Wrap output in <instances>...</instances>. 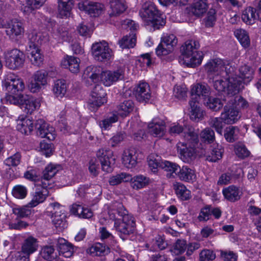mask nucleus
I'll return each instance as SVG.
<instances>
[{"label": "nucleus", "instance_id": "nucleus-1", "mask_svg": "<svg viewBox=\"0 0 261 261\" xmlns=\"http://www.w3.org/2000/svg\"><path fill=\"white\" fill-rule=\"evenodd\" d=\"M208 74L214 79L213 86L218 92H226L234 95L244 89L253 78L254 69L251 66L244 64L239 68V77L235 67L227 61L220 59L210 60L205 66Z\"/></svg>", "mask_w": 261, "mask_h": 261}, {"label": "nucleus", "instance_id": "nucleus-2", "mask_svg": "<svg viewBox=\"0 0 261 261\" xmlns=\"http://www.w3.org/2000/svg\"><path fill=\"white\" fill-rule=\"evenodd\" d=\"M83 76L89 82L97 83L101 81L106 86H110L123 79V71L118 69L115 71H102L99 67L89 66L85 70Z\"/></svg>", "mask_w": 261, "mask_h": 261}, {"label": "nucleus", "instance_id": "nucleus-3", "mask_svg": "<svg viewBox=\"0 0 261 261\" xmlns=\"http://www.w3.org/2000/svg\"><path fill=\"white\" fill-rule=\"evenodd\" d=\"M199 46L198 42L190 40L186 41L180 47L184 63L188 67L193 68L201 63L203 56L202 53L198 50Z\"/></svg>", "mask_w": 261, "mask_h": 261}, {"label": "nucleus", "instance_id": "nucleus-4", "mask_svg": "<svg viewBox=\"0 0 261 261\" xmlns=\"http://www.w3.org/2000/svg\"><path fill=\"white\" fill-rule=\"evenodd\" d=\"M139 13L146 24L151 26L154 29H159L165 24L164 16L159 13L155 6L152 4H145Z\"/></svg>", "mask_w": 261, "mask_h": 261}, {"label": "nucleus", "instance_id": "nucleus-5", "mask_svg": "<svg viewBox=\"0 0 261 261\" xmlns=\"http://www.w3.org/2000/svg\"><path fill=\"white\" fill-rule=\"evenodd\" d=\"M187 139L191 143L192 147H185L182 144L177 145V151L179 152L180 159L185 162L191 163L196 156L195 145L197 144L199 139L197 132L195 131L193 127L189 128L187 133Z\"/></svg>", "mask_w": 261, "mask_h": 261}, {"label": "nucleus", "instance_id": "nucleus-6", "mask_svg": "<svg viewBox=\"0 0 261 261\" xmlns=\"http://www.w3.org/2000/svg\"><path fill=\"white\" fill-rule=\"evenodd\" d=\"M0 19V28H4L6 35L11 40H16L24 33V29L23 22L18 19L14 18L9 20L5 23Z\"/></svg>", "mask_w": 261, "mask_h": 261}, {"label": "nucleus", "instance_id": "nucleus-7", "mask_svg": "<svg viewBox=\"0 0 261 261\" xmlns=\"http://www.w3.org/2000/svg\"><path fill=\"white\" fill-rule=\"evenodd\" d=\"M3 85L6 90L12 94L19 95L25 88L23 80L11 72L5 76Z\"/></svg>", "mask_w": 261, "mask_h": 261}, {"label": "nucleus", "instance_id": "nucleus-8", "mask_svg": "<svg viewBox=\"0 0 261 261\" xmlns=\"http://www.w3.org/2000/svg\"><path fill=\"white\" fill-rule=\"evenodd\" d=\"M5 60L7 67L11 69H16L23 66L25 60V56L20 50L13 49L6 53Z\"/></svg>", "mask_w": 261, "mask_h": 261}, {"label": "nucleus", "instance_id": "nucleus-9", "mask_svg": "<svg viewBox=\"0 0 261 261\" xmlns=\"http://www.w3.org/2000/svg\"><path fill=\"white\" fill-rule=\"evenodd\" d=\"M114 226L121 237L127 236L133 233L135 230L136 227L135 218L129 214L122 218L121 221H120V220L116 221Z\"/></svg>", "mask_w": 261, "mask_h": 261}, {"label": "nucleus", "instance_id": "nucleus-10", "mask_svg": "<svg viewBox=\"0 0 261 261\" xmlns=\"http://www.w3.org/2000/svg\"><path fill=\"white\" fill-rule=\"evenodd\" d=\"M92 53L94 58L98 61L109 60L112 56V51L106 42L95 43L92 46Z\"/></svg>", "mask_w": 261, "mask_h": 261}, {"label": "nucleus", "instance_id": "nucleus-11", "mask_svg": "<svg viewBox=\"0 0 261 261\" xmlns=\"http://www.w3.org/2000/svg\"><path fill=\"white\" fill-rule=\"evenodd\" d=\"M96 156L99 159L101 169L106 172H111L115 163V158L113 156V151L110 149H99L96 153Z\"/></svg>", "mask_w": 261, "mask_h": 261}, {"label": "nucleus", "instance_id": "nucleus-12", "mask_svg": "<svg viewBox=\"0 0 261 261\" xmlns=\"http://www.w3.org/2000/svg\"><path fill=\"white\" fill-rule=\"evenodd\" d=\"M54 212L53 216V223L58 231H62L67 227L66 221V215L63 211V207L58 203L53 204Z\"/></svg>", "mask_w": 261, "mask_h": 261}, {"label": "nucleus", "instance_id": "nucleus-13", "mask_svg": "<svg viewBox=\"0 0 261 261\" xmlns=\"http://www.w3.org/2000/svg\"><path fill=\"white\" fill-rule=\"evenodd\" d=\"M61 169V167L59 165L51 163L48 165L43 171L42 176L40 181H39L38 187L52 188L53 184L51 179Z\"/></svg>", "mask_w": 261, "mask_h": 261}, {"label": "nucleus", "instance_id": "nucleus-14", "mask_svg": "<svg viewBox=\"0 0 261 261\" xmlns=\"http://www.w3.org/2000/svg\"><path fill=\"white\" fill-rule=\"evenodd\" d=\"M133 94L139 102H147L151 97L150 86L145 82H140L133 89Z\"/></svg>", "mask_w": 261, "mask_h": 261}, {"label": "nucleus", "instance_id": "nucleus-15", "mask_svg": "<svg viewBox=\"0 0 261 261\" xmlns=\"http://www.w3.org/2000/svg\"><path fill=\"white\" fill-rule=\"evenodd\" d=\"M35 127L37 129V135L41 138H46L50 141L54 140L56 138L55 128L44 121L42 119L37 120Z\"/></svg>", "mask_w": 261, "mask_h": 261}, {"label": "nucleus", "instance_id": "nucleus-16", "mask_svg": "<svg viewBox=\"0 0 261 261\" xmlns=\"http://www.w3.org/2000/svg\"><path fill=\"white\" fill-rule=\"evenodd\" d=\"M221 116L223 121L226 124L234 123L241 117L238 110H235L227 101L224 107V110Z\"/></svg>", "mask_w": 261, "mask_h": 261}, {"label": "nucleus", "instance_id": "nucleus-17", "mask_svg": "<svg viewBox=\"0 0 261 261\" xmlns=\"http://www.w3.org/2000/svg\"><path fill=\"white\" fill-rule=\"evenodd\" d=\"M38 183L36 184L37 191L34 193L32 200L28 204L29 207H33L39 203L43 202L48 195V189L49 187L42 186L38 187Z\"/></svg>", "mask_w": 261, "mask_h": 261}, {"label": "nucleus", "instance_id": "nucleus-18", "mask_svg": "<svg viewBox=\"0 0 261 261\" xmlns=\"http://www.w3.org/2000/svg\"><path fill=\"white\" fill-rule=\"evenodd\" d=\"M129 215L128 211L125 208L121 203L115 202L113 203L109 210V215L111 219L114 220L115 222L119 220L118 217L122 218L126 216Z\"/></svg>", "mask_w": 261, "mask_h": 261}, {"label": "nucleus", "instance_id": "nucleus-19", "mask_svg": "<svg viewBox=\"0 0 261 261\" xmlns=\"http://www.w3.org/2000/svg\"><path fill=\"white\" fill-rule=\"evenodd\" d=\"M148 127L149 133L154 137H162L166 132L165 123L162 120H153Z\"/></svg>", "mask_w": 261, "mask_h": 261}, {"label": "nucleus", "instance_id": "nucleus-20", "mask_svg": "<svg viewBox=\"0 0 261 261\" xmlns=\"http://www.w3.org/2000/svg\"><path fill=\"white\" fill-rule=\"evenodd\" d=\"M20 105L23 111L28 114H31L39 107L36 99L28 95H21Z\"/></svg>", "mask_w": 261, "mask_h": 261}, {"label": "nucleus", "instance_id": "nucleus-21", "mask_svg": "<svg viewBox=\"0 0 261 261\" xmlns=\"http://www.w3.org/2000/svg\"><path fill=\"white\" fill-rule=\"evenodd\" d=\"M70 212L80 218L89 219L93 216L92 211L88 208L84 207L80 202L72 204L70 207Z\"/></svg>", "mask_w": 261, "mask_h": 261}, {"label": "nucleus", "instance_id": "nucleus-22", "mask_svg": "<svg viewBox=\"0 0 261 261\" xmlns=\"http://www.w3.org/2000/svg\"><path fill=\"white\" fill-rule=\"evenodd\" d=\"M136 151L134 148L126 149L123 151L122 161L127 168H132L137 164Z\"/></svg>", "mask_w": 261, "mask_h": 261}, {"label": "nucleus", "instance_id": "nucleus-23", "mask_svg": "<svg viewBox=\"0 0 261 261\" xmlns=\"http://www.w3.org/2000/svg\"><path fill=\"white\" fill-rule=\"evenodd\" d=\"M29 43L30 49L39 47V46L45 43L48 40L47 36L41 33L33 31L29 34Z\"/></svg>", "mask_w": 261, "mask_h": 261}, {"label": "nucleus", "instance_id": "nucleus-24", "mask_svg": "<svg viewBox=\"0 0 261 261\" xmlns=\"http://www.w3.org/2000/svg\"><path fill=\"white\" fill-rule=\"evenodd\" d=\"M82 8L92 17L99 16L105 10V7L103 4L93 2L82 4V7H80L81 9Z\"/></svg>", "mask_w": 261, "mask_h": 261}, {"label": "nucleus", "instance_id": "nucleus-25", "mask_svg": "<svg viewBox=\"0 0 261 261\" xmlns=\"http://www.w3.org/2000/svg\"><path fill=\"white\" fill-rule=\"evenodd\" d=\"M57 246L60 254L65 257H71L75 251L72 244L63 238H59L58 240Z\"/></svg>", "mask_w": 261, "mask_h": 261}, {"label": "nucleus", "instance_id": "nucleus-26", "mask_svg": "<svg viewBox=\"0 0 261 261\" xmlns=\"http://www.w3.org/2000/svg\"><path fill=\"white\" fill-rule=\"evenodd\" d=\"M37 239L30 236L24 240L21 245V252L24 254L30 255L35 252L38 249Z\"/></svg>", "mask_w": 261, "mask_h": 261}, {"label": "nucleus", "instance_id": "nucleus-27", "mask_svg": "<svg viewBox=\"0 0 261 261\" xmlns=\"http://www.w3.org/2000/svg\"><path fill=\"white\" fill-rule=\"evenodd\" d=\"M80 60L73 56H67L61 62V66L68 68L72 73H77L80 70Z\"/></svg>", "mask_w": 261, "mask_h": 261}, {"label": "nucleus", "instance_id": "nucleus-28", "mask_svg": "<svg viewBox=\"0 0 261 261\" xmlns=\"http://www.w3.org/2000/svg\"><path fill=\"white\" fill-rule=\"evenodd\" d=\"M175 175L180 180L185 182H193L196 178L195 171L187 166L179 168V171Z\"/></svg>", "mask_w": 261, "mask_h": 261}, {"label": "nucleus", "instance_id": "nucleus-29", "mask_svg": "<svg viewBox=\"0 0 261 261\" xmlns=\"http://www.w3.org/2000/svg\"><path fill=\"white\" fill-rule=\"evenodd\" d=\"M227 101L235 110H238L239 112L241 110L247 109L249 107L248 101L240 95L228 96Z\"/></svg>", "mask_w": 261, "mask_h": 261}, {"label": "nucleus", "instance_id": "nucleus-30", "mask_svg": "<svg viewBox=\"0 0 261 261\" xmlns=\"http://www.w3.org/2000/svg\"><path fill=\"white\" fill-rule=\"evenodd\" d=\"M58 3L59 14L60 17H69L73 6V0H58Z\"/></svg>", "mask_w": 261, "mask_h": 261}, {"label": "nucleus", "instance_id": "nucleus-31", "mask_svg": "<svg viewBox=\"0 0 261 261\" xmlns=\"http://www.w3.org/2000/svg\"><path fill=\"white\" fill-rule=\"evenodd\" d=\"M222 193L225 198L232 202L238 201L240 198L239 189L233 185L223 189Z\"/></svg>", "mask_w": 261, "mask_h": 261}, {"label": "nucleus", "instance_id": "nucleus-32", "mask_svg": "<svg viewBox=\"0 0 261 261\" xmlns=\"http://www.w3.org/2000/svg\"><path fill=\"white\" fill-rule=\"evenodd\" d=\"M129 181H130L131 187L133 189L139 190L149 185L150 182V180L145 176L138 175L133 177H132V179Z\"/></svg>", "mask_w": 261, "mask_h": 261}, {"label": "nucleus", "instance_id": "nucleus-33", "mask_svg": "<svg viewBox=\"0 0 261 261\" xmlns=\"http://www.w3.org/2000/svg\"><path fill=\"white\" fill-rule=\"evenodd\" d=\"M227 97L223 99L213 96H208L207 100H205V105L207 108L214 111H219L223 107V101H226Z\"/></svg>", "mask_w": 261, "mask_h": 261}, {"label": "nucleus", "instance_id": "nucleus-34", "mask_svg": "<svg viewBox=\"0 0 261 261\" xmlns=\"http://www.w3.org/2000/svg\"><path fill=\"white\" fill-rule=\"evenodd\" d=\"M161 167L167 172L166 176L169 178H174L175 174L179 169L180 167L176 163L165 161L161 162Z\"/></svg>", "mask_w": 261, "mask_h": 261}, {"label": "nucleus", "instance_id": "nucleus-35", "mask_svg": "<svg viewBox=\"0 0 261 261\" xmlns=\"http://www.w3.org/2000/svg\"><path fill=\"white\" fill-rule=\"evenodd\" d=\"M191 6V12L196 16H201L207 10L208 5L206 0H194Z\"/></svg>", "mask_w": 261, "mask_h": 261}, {"label": "nucleus", "instance_id": "nucleus-36", "mask_svg": "<svg viewBox=\"0 0 261 261\" xmlns=\"http://www.w3.org/2000/svg\"><path fill=\"white\" fill-rule=\"evenodd\" d=\"M132 179V175L126 172H120L111 176L109 180L111 186H117L122 182H128Z\"/></svg>", "mask_w": 261, "mask_h": 261}, {"label": "nucleus", "instance_id": "nucleus-37", "mask_svg": "<svg viewBox=\"0 0 261 261\" xmlns=\"http://www.w3.org/2000/svg\"><path fill=\"white\" fill-rule=\"evenodd\" d=\"M223 152V149L221 145L214 144L211 147L210 153L206 156V160L209 162H215L222 158Z\"/></svg>", "mask_w": 261, "mask_h": 261}, {"label": "nucleus", "instance_id": "nucleus-38", "mask_svg": "<svg viewBox=\"0 0 261 261\" xmlns=\"http://www.w3.org/2000/svg\"><path fill=\"white\" fill-rule=\"evenodd\" d=\"M110 7L112 12L110 13V16H116L123 13L126 9L124 3L119 0H111L110 1Z\"/></svg>", "mask_w": 261, "mask_h": 261}, {"label": "nucleus", "instance_id": "nucleus-39", "mask_svg": "<svg viewBox=\"0 0 261 261\" xmlns=\"http://www.w3.org/2000/svg\"><path fill=\"white\" fill-rule=\"evenodd\" d=\"M34 125L32 120L29 118H24L19 120L17 129L22 134L28 135L33 129Z\"/></svg>", "mask_w": 261, "mask_h": 261}, {"label": "nucleus", "instance_id": "nucleus-40", "mask_svg": "<svg viewBox=\"0 0 261 261\" xmlns=\"http://www.w3.org/2000/svg\"><path fill=\"white\" fill-rule=\"evenodd\" d=\"M173 188L176 195L181 200H187L190 198V191L182 184L176 182L173 185Z\"/></svg>", "mask_w": 261, "mask_h": 261}, {"label": "nucleus", "instance_id": "nucleus-41", "mask_svg": "<svg viewBox=\"0 0 261 261\" xmlns=\"http://www.w3.org/2000/svg\"><path fill=\"white\" fill-rule=\"evenodd\" d=\"M191 93L198 96L199 98L200 96L206 98L210 94V88L206 84H197L193 87Z\"/></svg>", "mask_w": 261, "mask_h": 261}, {"label": "nucleus", "instance_id": "nucleus-42", "mask_svg": "<svg viewBox=\"0 0 261 261\" xmlns=\"http://www.w3.org/2000/svg\"><path fill=\"white\" fill-rule=\"evenodd\" d=\"M257 10L251 7L246 8L242 14V19L244 22L247 24H253L256 18L255 13Z\"/></svg>", "mask_w": 261, "mask_h": 261}, {"label": "nucleus", "instance_id": "nucleus-43", "mask_svg": "<svg viewBox=\"0 0 261 261\" xmlns=\"http://www.w3.org/2000/svg\"><path fill=\"white\" fill-rule=\"evenodd\" d=\"M134 103L131 100H126L117 106V111L122 116H126L134 109Z\"/></svg>", "mask_w": 261, "mask_h": 261}, {"label": "nucleus", "instance_id": "nucleus-44", "mask_svg": "<svg viewBox=\"0 0 261 261\" xmlns=\"http://www.w3.org/2000/svg\"><path fill=\"white\" fill-rule=\"evenodd\" d=\"M53 91L57 97H63L67 91V84L64 80H58L54 84Z\"/></svg>", "mask_w": 261, "mask_h": 261}, {"label": "nucleus", "instance_id": "nucleus-45", "mask_svg": "<svg viewBox=\"0 0 261 261\" xmlns=\"http://www.w3.org/2000/svg\"><path fill=\"white\" fill-rule=\"evenodd\" d=\"M136 38L135 34H130L124 36L119 41V44L121 48H133L136 45Z\"/></svg>", "mask_w": 261, "mask_h": 261}, {"label": "nucleus", "instance_id": "nucleus-46", "mask_svg": "<svg viewBox=\"0 0 261 261\" xmlns=\"http://www.w3.org/2000/svg\"><path fill=\"white\" fill-rule=\"evenodd\" d=\"M234 34L244 47H248L249 46V37L245 30L242 29H237L234 31Z\"/></svg>", "mask_w": 261, "mask_h": 261}, {"label": "nucleus", "instance_id": "nucleus-47", "mask_svg": "<svg viewBox=\"0 0 261 261\" xmlns=\"http://www.w3.org/2000/svg\"><path fill=\"white\" fill-rule=\"evenodd\" d=\"M30 60L32 63L36 66H40L43 61V56L39 47L30 49Z\"/></svg>", "mask_w": 261, "mask_h": 261}, {"label": "nucleus", "instance_id": "nucleus-48", "mask_svg": "<svg viewBox=\"0 0 261 261\" xmlns=\"http://www.w3.org/2000/svg\"><path fill=\"white\" fill-rule=\"evenodd\" d=\"M109 248H106L100 243H97L91 246L88 250V252L92 256H102L107 254Z\"/></svg>", "mask_w": 261, "mask_h": 261}, {"label": "nucleus", "instance_id": "nucleus-49", "mask_svg": "<svg viewBox=\"0 0 261 261\" xmlns=\"http://www.w3.org/2000/svg\"><path fill=\"white\" fill-rule=\"evenodd\" d=\"M239 129L238 127L230 126L226 128L224 133V137L228 142H233L238 139Z\"/></svg>", "mask_w": 261, "mask_h": 261}, {"label": "nucleus", "instance_id": "nucleus-50", "mask_svg": "<svg viewBox=\"0 0 261 261\" xmlns=\"http://www.w3.org/2000/svg\"><path fill=\"white\" fill-rule=\"evenodd\" d=\"M107 94L105 91L103 89L102 87L100 85H97L93 88L91 92V98H100L101 100L99 103H105L107 102V99L106 98Z\"/></svg>", "mask_w": 261, "mask_h": 261}, {"label": "nucleus", "instance_id": "nucleus-51", "mask_svg": "<svg viewBox=\"0 0 261 261\" xmlns=\"http://www.w3.org/2000/svg\"><path fill=\"white\" fill-rule=\"evenodd\" d=\"M40 254L44 259L49 261L53 260L57 257V255L55 253V249L51 246L43 247L41 249Z\"/></svg>", "mask_w": 261, "mask_h": 261}, {"label": "nucleus", "instance_id": "nucleus-52", "mask_svg": "<svg viewBox=\"0 0 261 261\" xmlns=\"http://www.w3.org/2000/svg\"><path fill=\"white\" fill-rule=\"evenodd\" d=\"M234 151L236 155L242 159L248 157L250 154V152L245 145L240 142L235 144Z\"/></svg>", "mask_w": 261, "mask_h": 261}, {"label": "nucleus", "instance_id": "nucleus-53", "mask_svg": "<svg viewBox=\"0 0 261 261\" xmlns=\"http://www.w3.org/2000/svg\"><path fill=\"white\" fill-rule=\"evenodd\" d=\"M163 44L173 49L177 43V39L173 34H166L161 38V41Z\"/></svg>", "mask_w": 261, "mask_h": 261}, {"label": "nucleus", "instance_id": "nucleus-54", "mask_svg": "<svg viewBox=\"0 0 261 261\" xmlns=\"http://www.w3.org/2000/svg\"><path fill=\"white\" fill-rule=\"evenodd\" d=\"M12 193L15 198L23 199L27 196V190L26 188L23 186L17 185L13 188Z\"/></svg>", "mask_w": 261, "mask_h": 261}, {"label": "nucleus", "instance_id": "nucleus-55", "mask_svg": "<svg viewBox=\"0 0 261 261\" xmlns=\"http://www.w3.org/2000/svg\"><path fill=\"white\" fill-rule=\"evenodd\" d=\"M190 127H188V131H186V130L187 129V127H186L185 129H184L182 125L179 124L178 123H174L170 127L169 132L171 136H175L182 133L185 130V133L186 134V137L187 138V133L189 132V128Z\"/></svg>", "mask_w": 261, "mask_h": 261}, {"label": "nucleus", "instance_id": "nucleus-56", "mask_svg": "<svg viewBox=\"0 0 261 261\" xmlns=\"http://www.w3.org/2000/svg\"><path fill=\"white\" fill-rule=\"evenodd\" d=\"M216 258V254L213 251L204 249L199 254L200 261H213Z\"/></svg>", "mask_w": 261, "mask_h": 261}, {"label": "nucleus", "instance_id": "nucleus-57", "mask_svg": "<svg viewBox=\"0 0 261 261\" xmlns=\"http://www.w3.org/2000/svg\"><path fill=\"white\" fill-rule=\"evenodd\" d=\"M28 207V205L14 207L13 208V213L18 217H27L31 214V211Z\"/></svg>", "mask_w": 261, "mask_h": 261}, {"label": "nucleus", "instance_id": "nucleus-58", "mask_svg": "<svg viewBox=\"0 0 261 261\" xmlns=\"http://www.w3.org/2000/svg\"><path fill=\"white\" fill-rule=\"evenodd\" d=\"M201 138L204 141L209 143L213 142L215 140L214 132L210 128H206L203 130L200 134Z\"/></svg>", "mask_w": 261, "mask_h": 261}, {"label": "nucleus", "instance_id": "nucleus-59", "mask_svg": "<svg viewBox=\"0 0 261 261\" xmlns=\"http://www.w3.org/2000/svg\"><path fill=\"white\" fill-rule=\"evenodd\" d=\"M21 157L20 153L17 152L6 159L5 161V163L8 166H17L20 163Z\"/></svg>", "mask_w": 261, "mask_h": 261}, {"label": "nucleus", "instance_id": "nucleus-60", "mask_svg": "<svg viewBox=\"0 0 261 261\" xmlns=\"http://www.w3.org/2000/svg\"><path fill=\"white\" fill-rule=\"evenodd\" d=\"M210 125L214 127L216 131L220 134H222V130L223 128V120L222 119V116L221 118H214L211 119Z\"/></svg>", "mask_w": 261, "mask_h": 261}, {"label": "nucleus", "instance_id": "nucleus-61", "mask_svg": "<svg viewBox=\"0 0 261 261\" xmlns=\"http://www.w3.org/2000/svg\"><path fill=\"white\" fill-rule=\"evenodd\" d=\"M47 75L45 71H37L34 73L32 78L40 84L44 86L47 84Z\"/></svg>", "mask_w": 261, "mask_h": 261}, {"label": "nucleus", "instance_id": "nucleus-62", "mask_svg": "<svg viewBox=\"0 0 261 261\" xmlns=\"http://www.w3.org/2000/svg\"><path fill=\"white\" fill-rule=\"evenodd\" d=\"M186 241L184 240H178L174 245V252L176 254H182L187 248Z\"/></svg>", "mask_w": 261, "mask_h": 261}, {"label": "nucleus", "instance_id": "nucleus-63", "mask_svg": "<svg viewBox=\"0 0 261 261\" xmlns=\"http://www.w3.org/2000/svg\"><path fill=\"white\" fill-rule=\"evenodd\" d=\"M211 216V206L207 205L201 210L198 217L200 221H206L210 219Z\"/></svg>", "mask_w": 261, "mask_h": 261}, {"label": "nucleus", "instance_id": "nucleus-64", "mask_svg": "<svg viewBox=\"0 0 261 261\" xmlns=\"http://www.w3.org/2000/svg\"><path fill=\"white\" fill-rule=\"evenodd\" d=\"M172 50L173 49L172 48L163 44V42L161 41L155 49V52L158 56L161 57L168 55Z\"/></svg>", "mask_w": 261, "mask_h": 261}]
</instances>
